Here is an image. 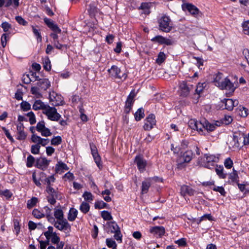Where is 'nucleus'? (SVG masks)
I'll list each match as a JSON object with an SVG mask.
<instances>
[{"label": "nucleus", "mask_w": 249, "mask_h": 249, "mask_svg": "<svg viewBox=\"0 0 249 249\" xmlns=\"http://www.w3.org/2000/svg\"><path fill=\"white\" fill-rule=\"evenodd\" d=\"M213 83L215 86L221 89H226L229 92H233L235 88L232 83L221 72H218L213 79Z\"/></svg>", "instance_id": "1"}, {"label": "nucleus", "mask_w": 249, "mask_h": 249, "mask_svg": "<svg viewBox=\"0 0 249 249\" xmlns=\"http://www.w3.org/2000/svg\"><path fill=\"white\" fill-rule=\"evenodd\" d=\"M43 113L46 115L48 119L52 121H58L61 118V115L57 112V109L54 107L47 106Z\"/></svg>", "instance_id": "2"}, {"label": "nucleus", "mask_w": 249, "mask_h": 249, "mask_svg": "<svg viewBox=\"0 0 249 249\" xmlns=\"http://www.w3.org/2000/svg\"><path fill=\"white\" fill-rule=\"evenodd\" d=\"M218 126L216 124H211L205 120H202L201 121L198 122L196 124V129L197 131H202L203 129H205L207 131H213L216 127Z\"/></svg>", "instance_id": "3"}, {"label": "nucleus", "mask_w": 249, "mask_h": 249, "mask_svg": "<svg viewBox=\"0 0 249 249\" xmlns=\"http://www.w3.org/2000/svg\"><path fill=\"white\" fill-rule=\"evenodd\" d=\"M160 29L164 32H169L172 29L171 20L166 16H162L159 20Z\"/></svg>", "instance_id": "4"}, {"label": "nucleus", "mask_w": 249, "mask_h": 249, "mask_svg": "<svg viewBox=\"0 0 249 249\" xmlns=\"http://www.w3.org/2000/svg\"><path fill=\"white\" fill-rule=\"evenodd\" d=\"M54 226L58 230L69 233L71 231V225L66 219L53 222Z\"/></svg>", "instance_id": "5"}, {"label": "nucleus", "mask_w": 249, "mask_h": 249, "mask_svg": "<svg viewBox=\"0 0 249 249\" xmlns=\"http://www.w3.org/2000/svg\"><path fill=\"white\" fill-rule=\"evenodd\" d=\"M49 96L50 102L54 107L63 106L65 103L63 97L54 91L50 92Z\"/></svg>", "instance_id": "6"}, {"label": "nucleus", "mask_w": 249, "mask_h": 249, "mask_svg": "<svg viewBox=\"0 0 249 249\" xmlns=\"http://www.w3.org/2000/svg\"><path fill=\"white\" fill-rule=\"evenodd\" d=\"M204 157L206 159V162L204 166L209 169H212L214 166V163L218 162V156L209 154H205Z\"/></svg>", "instance_id": "7"}, {"label": "nucleus", "mask_w": 249, "mask_h": 249, "mask_svg": "<svg viewBox=\"0 0 249 249\" xmlns=\"http://www.w3.org/2000/svg\"><path fill=\"white\" fill-rule=\"evenodd\" d=\"M107 71L111 76L115 78L125 79L127 77L126 74L124 73L121 75V70L116 65L112 66L110 69H108Z\"/></svg>", "instance_id": "8"}, {"label": "nucleus", "mask_w": 249, "mask_h": 249, "mask_svg": "<svg viewBox=\"0 0 249 249\" xmlns=\"http://www.w3.org/2000/svg\"><path fill=\"white\" fill-rule=\"evenodd\" d=\"M156 123L155 115L152 114H150L145 120V123L143 126V129L145 130H150L153 128Z\"/></svg>", "instance_id": "9"}, {"label": "nucleus", "mask_w": 249, "mask_h": 249, "mask_svg": "<svg viewBox=\"0 0 249 249\" xmlns=\"http://www.w3.org/2000/svg\"><path fill=\"white\" fill-rule=\"evenodd\" d=\"M194 88L192 85L188 84L185 81H182L179 84V89L181 90V95L186 97L187 96L191 90Z\"/></svg>", "instance_id": "10"}, {"label": "nucleus", "mask_w": 249, "mask_h": 249, "mask_svg": "<svg viewBox=\"0 0 249 249\" xmlns=\"http://www.w3.org/2000/svg\"><path fill=\"white\" fill-rule=\"evenodd\" d=\"M182 8L183 10H187L188 11V12L195 17H197L201 15L199 9L196 6L192 4L187 3L184 4L182 6Z\"/></svg>", "instance_id": "11"}, {"label": "nucleus", "mask_w": 249, "mask_h": 249, "mask_svg": "<svg viewBox=\"0 0 249 249\" xmlns=\"http://www.w3.org/2000/svg\"><path fill=\"white\" fill-rule=\"evenodd\" d=\"M31 139L33 142L38 143L40 146L42 145L43 146H46L50 142L49 139L42 138L35 134H33Z\"/></svg>", "instance_id": "12"}, {"label": "nucleus", "mask_w": 249, "mask_h": 249, "mask_svg": "<svg viewBox=\"0 0 249 249\" xmlns=\"http://www.w3.org/2000/svg\"><path fill=\"white\" fill-rule=\"evenodd\" d=\"M39 76H36V80H38L37 82V86L40 88V89L46 90L50 86L51 83L48 79H38Z\"/></svg>", "instance_id": "13"}, {"label": "nucleus", "mask_w": 249, "mask_h": 249, "mask_svg": "<svg viewBox=\"0 0 249 249\" xmlns=\"http://www.w3.org/2000/svg\"><path fill=\"white\" fill-rule=\"evenodd\" d=\"M50 162V160H48L46 158L41 157L37 159L36 166L41 170H45L47 168Z\"/></svg>", "instance_id": "14"}, {"label": "nucleus", "mask_w": 249, "mask_h": 249, "mask_svg": "<svg viewBox=\"0 0 249 249\" xmlns=\"http://www.w3.org/2000/svg\"><path fill=\"white\" fill-rule=\"evenodd\" d=\"M17 137L18 140H23L26 138V134L24 131V126L21 123L18 124L17 126Z\"/></svg>", "instance_id": "15"}, {"label": "nucleus", "mask_w": 249, "mask_h": 249, "mask_svg": "<svg viewBox=\"0 0 249 249\" xmlns=\"http://www.w3.org/2000/svg\"><path fill=\"white\" fill-rule=\"evenodd\" d=\"M135 162L136 163L140 171L142 172L144 170L146 166V161L142 156L140 155L137 156L135 159Z\"/></svg>", "instance_id": "16"}, {"label": "nucleus", "mask_w": 249, "mask_h": 249, "mask_svg": "<svg viewBox=\"0 0 249 249\" xmlns=\"http://www.w3.org/2000/svg\"><path fill=\"white\" fill-rule=\"evenodd\" d=\"M225 108L228 110L233 109L234 107L238 104V101L237 100H233L231 99H226L224 100Z\"/></svg>", "instance_id": "17"}, {"label": "nucleus", "mask_w": 249, "mask_h": 249, "mask_svg": "<svg viewBox=\"0 0 249 249\" xmlns=\"http://www.w3.org/2000/svg\"><path fill=\"white\" fill-rule=\"evenodd\" d=\"M193 156V152L191 150H188L183 154L180 157L179 160L180 161H183L184 162H189L192 159Z\"/></svg>", "instance_id": "18"}, {"label": "nucleus", "mask_w": 249, "mask_h": 249, "mask_svg": "<svg viewBox=\"0 0 249 249\" xmlns=\"http://www.w3.org/2000/svg\"><path fill=\"white\" fill-rule=\"evenodd\" d=\"M195 191L190 187L187 185H183L180 188V194L183 196L187 195L189 196L194 195Z\"/></svg>", "instance_id": "19"}, {"label": "nucleus", "mask_w": 249, "mask_h": 249, "mask_svg": "<svg viewBox=\"0 0 249 249\" xmlns=\"http://www.w3.org/2000/svg\"><path fill=\"white\" fill-rule=\"evenodd\" d=\"M48 105H45L42 101L40 100H36L33 105V109L35 110H43L46 108Z\"/></svg>", "instance_id": "20"}, {"label": "nucleus", "mask_w": 249, "mask_h": 249, "mask_svg": "<svg viewBox=\"0 0 249 249\" xmlns=\"http://www.w3.org/2000/svg\"><path fill=\"white\" fill-rule=\"evenodd\" d=\"M150 232L161 236L165 233V229L162 226H155L150 229Z\"/></svg>", "instance_id": "21"}, {"label": "nucleus", "mask_w": 249, "mask_h": 249, "mask_svg": "<svg viewBox=\"0 0 249 249\" xmlns=\"http://www.w3.org/2000/svg\"><path fill=\"white\" fill-rule=\"evenodd\" d=\"M44 210L45 211V216L46 215L48 220L52 223H53V222H54L55 218L53 216L52 214V208H49L48 206H45L44 207Z\"/></svg>", "instance_id": "22"}, {"label": "nucleus", "mask_w": 249, "mask_h": 249, "mask_svg": "<svg viewBox=\"0 0 249 249\" xmlns=\"http://www.w3.org/2000/svg\"><path fill=\"white\" fill-rule=\"evenodd\" d=\"M68 170L69 167L65 163L63 162H58L56 165V171L58 173L60 174L62 172H63L65 171H67Z\"/></svg>", "instance_id": "23"}, {"label": "nucleus", "mask_w": 249, "mask_h": 249, "mask_svg": "<svg viewBox=\"0 0 249 249\" xmlns=\"http://www.w3.org/2000/svg\"><path fill=\"white\" fill-rule=\"evenodd\" d=\"M107 225L108 228V231H110L111 233H114L120 230L118 225L115 222H107Z\"/></svg>", "instance_id": "24"}, {"label": "nucleus", "mask_w": 249, "mask_h": 249, "mask_svg": "<svg viewBox=\"0 0 249 249\" xmlns=\"http://www.w3.org/2000/svg\"><path fill=\"white\" fill-rule=\"evenodd\" d=\"M77 215V211L74 209L71 208L68 214V219L70 221H73Z\"/></svg>", "instance_id": "25"}, {"label": "nucleus", "mask_w": 249, "mask_h": 249, "mask_svg": "<svg viewBox=\"0 0 249 249\" xmlns=\"http://www.w3.org/2000/svg\"><path fill=\"white\" fill-rule=\"evenodd\" d=\"M54 216L55 218L57 219V221L65 219L63 212L61 209H54Z\"/></svg>", "instance_id": "26"}, {"label": "nucleus", "mask_w": 249, "mask_h": 249, "mask_svg": "<svg viewBox=\"0 0 249 249\" xmlns=\"http://www.w3.org/2000/svg\"><path fill=\"white\" fill-rule=\"evenodd\" d=\"M144 109L141 107L138 109L134 114L135 119L137 121H140L144 117Z\"/></svg>", "instance_id": "27"}, {"label": "nucleus", "mask_w": 249, "mask_h": 249, "mask_svg": "<svg viewBox=\"0 0 249 249\" xmlns=\"http://www.w3.org/2000/svg\"><path fill=\"white\" fill-rule=\"evenodd\" d=\"M33 32L36 37L38 41L41 42L42 41V37L41 34L39 32V29L38 27H35L34 26H32Z\"/></svg>", "instance_id": "28"}, {"label": "nucleus", "mask_w": 249, "mask_h": 249, "mask_svg": "<svg viewBox=\"0 0 249 249\" xmlns=\"http://www.w3.org/2000/svg\"><path fill=\"white\" fill-rule=\"evenodd\" d=\"M40 88L38 87H33L31 88V92L32 94H34L36 98H40L42 97L41 93L40 92Z\"/></svg>", "instance_id": "29"}, {"label": "nucleus", "mask_w": 249, "mask_h": 249, "mask_svg": "<svg viewBox=\"0 0 249 249\" xmlns=\"http://www.w3.org/2000/svg\"><path fill=\"white\" fill-rule=\"evenodd\" d=\"M151 185L150 181L146 180L142 182V193L146 194L148 192V189Z\"/></svg>", "instance_id": "30"}, {"label": "nucleus", "mask_w": 249, "mask_h": 249, "mask_svg": "<svg viewBox=\"0 0 249 249\" xmlns=\"http://www.w3.org/2000/svg\"><path fill=\"white\" fill-rule=\"evenodd\" d=\"M46 191L49 196L52 197H58V192L55 191L51 186H47Z\"/></svg>", "instance_id": "31"}, {"label": "nucleus", "mask_w": 249, "mask_h": 249, "mask_svg": "<svg viewBox=\"0 0 249 249\" xmlns=\"http://www.w3.org/2000/svg\"><path fill=\"white\" fill-rule=\"evenodd\" d=\"M89 205L88 203L83 202L80 206V210L83 213H86L89 211Z\"/></svg>", "instance_id": "32"}, {"label": "nucleus", "mask_w": 249, "mask_h": 249, "mask_svg": "<svg viewBox=\"0 0 249 249\" xmlns=\"http://www.w3.org/2000/svg\"><path fill=\"white\" fill-rule=\"evenodd\" d=\"M38 199L36 197H33L31 199L28 200L27 203V207L31 209L35 206L37 203Z\"/></svg>", "instance_id": "33"}, {"label": "nucleus", "mask_w": 249, "mask_h": 249, "mask_svg": "<svg viewBox=\"0 0 249 249\" xmlns=\"http://www.w3.org/2000/svg\"><path fill=\"white\" fill-rule=\"evenodd\" d=\"M136 96V93L135 92V90H132L130 93L129 95L127 97L126 102L130 103V104L133 105L134 102V98Z\"/></svg>", "instance_id": "34"}, {"label": "nucleus", "mask_w": 249, "mask_h": 249, "mask_svg": "<svg viewBox=\"0 0 249 249\" xmlns=\"http://www.w3.org/2000/svg\"><path fill=\"white\" fill-rule=\"evenodd\" d=\"M242 26L244 33L249 35V20L244 21L242 23Z\"/></svg>", "instance_id": "35"}, {"label": "nucleus", "mask_w": 249, "mask_h": 249, "mask_svg": "<svg viewBox=\"0 0 249 249\" xmlns=\"http://www.w3.org/2000/svg\"><path fill=\"white\" fill-rule=\"evenodd\" d=\"M53 227L52 226H49L48 228V231L44 232V235L47 240H50L51 239V235L55 233L53 231Z\"/></svg>", "instance_id": "36"}, {"label": "nucleus", "mask_w": 249, "mask_h": 249, "mask_svg": "<svg viewBox=\"0 0 249 249\" xmlns=\"http://www.w3.org/2000/svg\"><path fill=\"white\" fill-rule=\"evenodd\" d=\"M223 166L217 167L215 168V172L218 176L222 178H225L226 177V175L223 173Z\"/></svg>", "instance_id": "37"}, {"label": "nucleus", "mask_w": 249, "mask_h": 249, "mask_svg": "<svg viewBox=\"0 0 249 249\" xmlns=\"http://www.w3.org/2000/svg\"><path fill=\"white\" fill-rule=\"evenodd\" d=\"M166 58L165 54L163 52H160L158 56V58L156 59V62L158 64H160L164 62Z\"/></svg>", "instance_id": "38"}, {"label": "nucleus", "mask_w": 249, "mask_h": 249, "mask_svg": "<svg viewBox=\"0 0 249 249\" xmlns=\"http://www.w3.org/2000/svg\"><path fill=\"white\" fill-rule=\"evenodd\" d=\"M32 214L34 217L38 219L45 217V214L37 209H34L32 212Z\"/></svg>", "instance_id": "39"}, {"label": "nucleus", "mask_w": 249, "mask_h": 249, "mask_svg": "<svg viewBox=\"0 0 249 249\" xmlns=\"http://www.w3.org/2000/svg\"><path fill=\"white\" fill-rule=\"evenodd\" d=\"M101 216L105 220H110L112 219V216L110 213L107 211H104L102 212Z\"/></svg>", "instance_id": "40"}, {"label": "nucleus", "mask_w": 249, "mask_h": 249, "mask_svg": "<svg viewBox=\"0 0 249 249\" xmlns=\"http://www.w3.org/2000/svg\"><path fill=\"white\" fill-rule=\"evenodd\" d=\"M51 144L53 145H58L60 144L62 142V139L60 136L54 137L51 140Z\"/></svg>", "instance_id": "41"}, {"label": "nucleus", "mask_w": 249, "mask_h": 249, "mask_svg": "<svg viewBox=\"0 0 249 249\" xmlns=\"http://www.w3.org/2000/svg\"><path fill=\"white\" fill-rule=\"evenodd\" d=\"M40 148V146L38 143H36L32 145L31 152L33 154H38L39 153Z\"/></svg>", "instance_id": "42"}, {"label": "nucleus", "mask_w": 249, "mask_h": 249, "mask_svg": "<svg viewBox=\"0 0 249 249\" xmlns=\"http://www.w3.org/2000/svg\"><path fill=\"white\" fill-rule=\"evenodd\" d=\"M55 181V178L53 176H51L49 177L48 178H46L44 181L42 180V181H43L45 184H47V186H51L52 182H54Z\"/></svg>", "instance_id": "43"}, {"label": "nucleus", "mask_w": 249, "mask_h": 249, "mask_svg": "<svg viewBox=\"0 0 249 249\" xmlns=\"http://www.w3.org/2000/svg\"><path fill=\"white\" fill-rule=\"evenodd\" d=\"M242 138H239L238 136L234 135L233 136L232 142L233 146L238 148L240 146L239 141L241 140Z\"/></svg>", "instance_id": "44"}, {"label": "nucleus", "mask_w": 249, "mask_h": 249, "mask_svg": "<svg viewBox=\"0 0 249 249\" xmlns=\"http://www.w3.org/2000/svg\"><path fill=\"white\" fill-rule=\"evenodd\" d=\"M83 197L86 201H91L93 199V196L92 194L89 192H85L83 195Z\"/></svg>", "instance_id": "45"}, {"label": "nucleus", "mask_w": 249, "mask_h": 249, "mask_svg": "<svg viewBox=\"0 0 249 249\" xmlns=\"http://www.w3.org/2000/svg\"><path fill=\"white\" fill-rule=\"evenodd\" d=\"M27 116L29 118V122L31 124L36 123V120L34 113L32 111H30L27 114Z\"/></svg>", "instance_id": "46"}, {"label": "nucleus", "mask_w": 249, "mask_h": 249, "mask_svg": "<svg viewBox=\"0 0 249 249\" xmlns=\"http://www.w3.org/2000/svg\"><path fill=\"white\" fill-rule=\"evenodd\" d=\"M43 68L45 70L47 71H49L51 70V62L48 58L45 59L44 61L43 62Z\"/></svg>", "instance_id": "47"}, {"label": "nucleus", "mask_w": 249, "mask_h": 249, "mask_svg": "<svg viewBox=\"0 0 249 249\" xmlns=\"http://www.w3.org/2000/svg\"><path fill=\"white\" fill-rule=\"evenodd\" d=\"M107 206V204L103 201H98L95 203V208L96 209H103L106 208Z\"/></svg>", "instance_id": "48"}, {"label": "nucleus", "mask_w": 249, "mask_h": 249, "mask_svg": "<svg viewBox=\"0 0 249 249\" xmlns=\"http://www.w3.org/2000/svg\"><path fill=\"white\" fill-rule=\"evenodd\" d=\"M35 159L32 155H29L27 159L26 166L28 167H31L35 162Z\"/></svg>", "instance_id": "49"}, {"label": "nucleus", "mask_w": 249, "mask_h": 249, "mask_svg": "<svg viewBox=\"0 0 249 249\" xmlns=\"http://www.w3.org/2000/svg\"><path fill=\"white\" fill-rule=\"evenodd\" d=\"M20 107L23 111H27L31 109L30 104L26 101L22 102L20 104Z\"/></svg>", "instance_id": "50"}, {"label": "nucleus", "mask_w": 249, "mask_h": 249, "mask_svg": "<svg viewBox=\"0 0 249 249\" xmlns=\"http://www.w3.org/2000/svg\"><path fill=\"white\" fill-rule=\"evenodd\" d=\"M45 127V123L43 121L39 122L36 126V129L39 132L43 130Z\"/></svg>", "instance_id": "51"}, {"label": "nucleus", "mask_w": 249, "mask_h": 249, "mask_svg": "<svg viewBox=\"0 0 249 249\" xmlns=\"http://www.w3.org/2000/svg\"><path fill=\"white\" fill-rule=\"evenodd\" d=\"M53 45L54 47L59 50H62L63 48H65L66 49L68 48L67 45H62L59 43L58 40H53Z\"/></svg>", "instance_id": "52"}, {"label": "nucleus", "mask_w": 249, "mask_h": 249, "mask_svg": "<svg viewBox=\"0 0 249 249\" xmlns=\"http://www.w3.org/2000/svg\"><path fill=\"white\" fill-rule=\"evenodd\" d=\"M205 86L206 84L205 83H198L196 89V92L197 94H199L200 93L202 92L203 89Z\"/></svg>", "instance_id": "53"}, {"label": "nucleus", "mask_w": 249, "mask_h": 249, "mask_svg": "<svg viewBox=\"0 0 249 249\" xmlns=\"http://www.w3.org/2000/svg\"><path fill=\"white\" fill-rule=\"evenodd\" d=\"M224 165L227 169H231L232 167L233 162L231 158H228L225 160Z\"/></svg>", "instance_id": "54"}, {"label": "nucleus", "mask_w": 249, "mask_h": 249, "mask_svg": "<svg viewBox=\"0 0 249 249\" xmlns=\"http://www.w3.org/2000/svg\"><path fill=\"white\" fill-rule=\"evenodd\" d=\"M213 190L215 192H219L223 196H225L226 195V192L223 187L216 186Z\"/></svg>", "instance_id": "55"}, {"label": "nucleus", "mask_w": 249, "mask_h": 249, "mask_svg": "<svg viewBox=\"0 0 249 249\" xmlns=\"http://www.w3.org/2000/svg\"><path fill=\"white\" fill-rule=\"evenodd\" d=\"M16 21L20 25L26 26L27 25V21L23 19L21 16H17L15 18Z\"/></svg>", "instance_id": "56"}, {"label": "nucleus", "mask_w": 249, "mask_h": 249, "mask_svg": "<svg viewBox=\"0 0 249 249\" xmlns=\"http://www.w3.org/2000/svg\"><path fill=\"white\" fill-rule=\"evenodd\" d=\"M175 243L178 244L179 247H185L187 244L186 239L184 238L176 240L175 241Z\"/></svg>", "instance_id": "57"}, {"label": "nucleus", "mask_w": 249, "mask_h": 249, "mask_svg": "<svg viewBox=\"0 0 249 249\" xmlns=\"http://www.w3.org/2000/svg\"><path fill=\"white\" fill-rule=\"evenodd\" d=\"M106 244L108 248H114V247H117L116 242L111 239L107 238L106 239Z\"/></svg>", "instance_id": "58"}, {"label": "nucleus", "mask_w": 249, "mask_h": 249, "mask_svg": "<svg viewBox=\"0 0 249 249\" xmlns=\"http://www.w3.org/2000/svg\"><path fill=\"white\" fill-rule=\"evenodd\" d=\"M0 196H3L9 198L12 196V193L9 190L6 189L3 191H0Z\"/></svg>", "instance_id": "59"}, {"label": "nucleus", "mask_w": 249, "mask_h": 249, "mask_svg": "<svg viewBox=\"0 0 249 249\" xmlns=\"http://www.w3.org/2000/svg\"><path fill=\"white\" fill-rule=\"evenodd\" d=\"M239 114L241 116V117H245L247 116L248 115V113H247V111H248V109L244 107H240L239 108Z\"/></svg>", "instance_id": "60"}, {"label": "nucleus", "mask_w": 249, "mask_h": 249, "mask_svg": "<svg viewBox=\"0 0 249 249\" xmlns=\"http://www.w3.org/2000/svg\"><path fill=\"white\" fill-rule=\"evenodd\" d=\"M40 132L41 133V135L44 137H48L52 134L50 130L46 127Z\"/></svg>", "instance_id": "61"}, {"label": "nucleus", "mask_w": 249, "mask_h": 249, "mask_svg": "<svg viewBox=\"0 0 249 249\" xmlns=\"http://www.w3.org/2000/svg\"><path fill=\"white\" fill-rule=\"evenodd\" d=\"M1 27L4 32H7L11 28V25L7 22H4L1 24Z\"/></svg>", "instance_id": "62"}, {"label": "nucleus", "mask_w": 249, "mask_h": 249, "mask_svg": "<svg viewBox=\"0 0 249 249\" xmlns=\"http://www.w3.org/2000/svg\"><path fill=\"white\" fill-rule=\"evenodd\" d=\"M114 238L120 242L122 241V234H121L120 230H118L116 232H114Z\"/></svg>", "instance_id": "63"}, {"label": "nucleus", "mask_w": 249, "mask_h": 249, "mask_svg": "<svg viewBox=\"0 0 249 249\" xmlns=\"http://www.w3.org/2000/svg\"><path fill=\"white\" fill-rule=\"evenodd\" d=\"M51 239L52 242L54 244L58 243L60 240V238L57 235L56 233L51 235Z\"/></svg>", "instance_id": "64"}]
</instances>
